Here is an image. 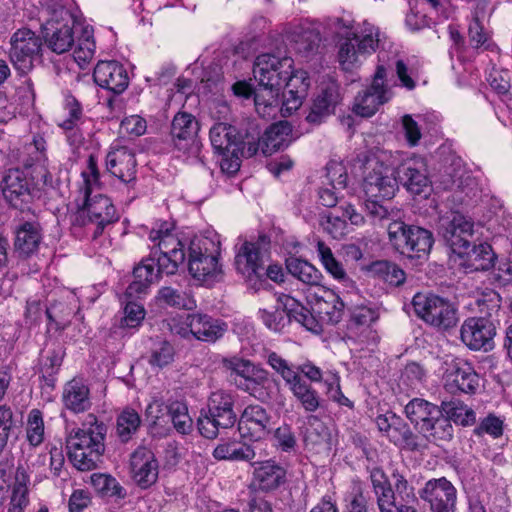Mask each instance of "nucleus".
I'll list each match as a JSON object with an SVG mask.
<instances>
[{
  "instance_id": "nucleus-24",
  "label": "nucleus",
  "mask_w": 512,
  "mask_h": 512,
  "mask_svg": "<svg viewBox=\"0 0 512 512\" xmlns=\"http://www.w3.org/2000/svg\"><path fill=\"white\" fill-rule=\"evenodd\" d=\"M188 327L197 340L208 343L216 342L227 331V324L224 321L201 313L188 316Z\"/></svg>"
},
{
  "instance_id": "nucleus-10",
  "label": "nucleus",
  "mask_w": 512,
  "mask_h": 512,
  "mask_svg": "<svg viewBox=\"0 0 512 512\" xmlns=\"http://www.w3.org/2000/svg\"><path fill=\"white\" fill-rule=\"evenodd\" d=\"M438 233L453 253L463 256L474 235V222L471 218L453 211L440 218Z\"/></svg>"
},
{
  "instance_id": "nucleus-60",
  "label": "nucleus",
  "mask_w": 512,
  "mask_h": 512,
  "mask_svg": "<svg viewBox=\"0 0 512 512\" xmlns=\"http://www.w3.org/2000/svg\"><path fill=\"white\" fill-rule=\"evenodd\" d=\"M91 479L95 488L104 495L116 497L118 499L125 498V489L114 477L106 474H94Z\"/></svg>"
},
{
  "instance_id": "nucleus-50",
  "label": "nucleus",
  "mask_w": 512,
  "mask_h": 512,
  "mask_svg": "<svg viewBox=\"0 0 512 512\" xmlns=\"http://www.w3.org/2000/svg\"><path fill=\"white\" fill-rule=\"evenodd\" d=\"M141 418L139 414L130 408L124 409L117 417L116 433L123 443L132 439L133 435L139 430Z\"/></svg>"
},
{
  "instance_id": "nucleus-35",
  "label": "nucleus",
  "mask_w": 512,
  "mask_h": 512,
  "mask_svg": "<svg viewBox=\"0 0 512 512\" xmlns=\"http://www.w3.org/2000/svg\"><path fill=\"white\" fill-rule=\"evenodd\" d=\"M63 402L74 413L89 410L92 403L88 386L80 379H72L64 387Z\"/></svg>"
},
{
  "instance_id": "nucleus-64",
  "label": "nucleus",
  "mask_w": 512,
  "mask_h": 512,
  "mask_svg": "<svg viewBox=\"0 0 512 512\" xmlns=\"http://www.w3.org/2000/svg\"><path fill=\"white\" fill-rule=\"evenodd\" d=\"M95 49L94 39L89 34L88 29H85L83 37L78 40V44L73 52L74 59L80 67L83 68L92 60Z\"/></svg>"
},
{
  "instance_id": "nucleus-49",
  "label": "nucleus",
  "mask_w": 512,
  "mask_h": 512,
  "mask_svg": "<svg viewBox=\"0 0 512 512\" xmlns=\"http://www.w3.org/2000/svg\"><path fill=\"white\" fill-rule=\"evenodd\" d=\"M370 271L391 286L398 287L406 280V274L397 264L387 261H375L370 266Z\"/></svg>"
},
{
  "instance_id": "nucleus-32",
  "label": "nucleus",
  "mask_w": 512,
  "mask_h": 512,
  "mask_svg": "<svg viewBox=\"0 0 512 512\" xmlns=\"http://www.w3.org/2000/svg\"><path fill=\"white\" fill-rule=\"evenodd\" d=\"M292 137V126L287 121H280L269 126L261 136L259 133V149L265 155L286 148Z\"/></svg>"
},
{
  "instance_id": "nucleus-31",
  "label": "nucleus",
  "mask_w": 512,
  "mask_h": 512,
  "mask_svg": "<svg viewBox=\"0 0 512 512\" xmlns=\"http://www.w3.org/2000/svg\"><path fill=\"white\" fill-rule=\"evenodd\" d=\"M313 296L315 298L314 309L323 320L331 324L340 322L345 305L339 295L330 289L320 287Z\"/></svg>"
},
{
  "instance_id": "nucleus-52",
  "label": "nucleus",
  "mask_w": 512,
  "mask_h": 512,
  "mask_svg": "<svg viewBox=\"0 0 512 512\" xmlns=\"http://www.w3.org/2000/svg\"><path fill=\"white\" fill-rule=\"evenodd\" d=\"M364 56L358 51V46L352 36L344 37L339 42L338 61L341 67L346 70H352L361 61Z\"/></svg>"
},
{
  "instance_id": "nucleus-54",
  "label": "nucleus",
  "mask_w": 512,
  "mask_h": 512,
  "mask_svg": "<svg viewBox=\"0 0 512 512\" xmlns=\"http://www.w3.org/2000/svg\"><path fill=\"white\" fill-rule=\"evenodd\" d=\"M475 305L481 314L480 317H487L493 320V317L497 316L500 310L501 297L496 291L486 289L476 296Z\"/></svg>"
},
{
  "instance_id": "nucleus-6",
  "label": "nucleus",
  "mask_w": 512,
  "mask_h": 512,
  "mask_svg": "<svg viewBox=\"0 0 512 512\" xmlns=\"http://www.w3.org/2000/svg\"><path fill=\"white\" fill-rule=\"evenodd\" d=\"M235 396L225 390H217L208 398V412L198 418V430L207 439H215L220 429H228L237 421L234 411Z\"/></svg>"
},
{
  "instance_id": "nucleus-37",
  "label": "nucleus",
  "mask_w": 512,
  "mask_h": 512,
  "mask_svg": "<svg viewBox=\"0 0 512 512\" xmlns=\"http://www.w3.org/2000/svg\"><path fill=\"white\" fill-rule=\"evenodd\" d=\"M281 88L261 87L254 92L256 112L263 118H272L280 109L279 91Z\"/></svg>"
},
{
  "instance_id": "nucleus-58",
  "label": "nucleus",
  "mask_w": 512,
  "mask_h": 512,
  "mask_svg": "<svg viewBox=\"0 0 512 512\" xmlns=\"http://www.w3.org/2000/svg\"><path fill=\"white\" fill-rule=\"evenodd\" d=\"M76 306L69 302H55L46 309V315L50 322L56 324L57 329H65L75 313Z\"/></svg>"
},
{
  "instance_id": "nucleus-12",
  "label": "nucleus",
  "mask_w": 512,
  "mask_h": 512,
  "mask_svg": "<svg viewBox=\"0 0 512 512\" xmlns=\"http://www.w3.org/2000/svg\"><path fill=\"white\" fill-rule=\"evenodd\" d=\"M207 239H194L189 246L188 269L193 278L207 284L222 278L218 256L208 253Z\"/></svg>"
},
{
  "instance_id": "nucleus-22",
  "label": "nucleus",
  "mask_w": 512,
  "mask_h": 512,
  "mask_svg": "<svg viewBox=\"0 0 512 512\" xmlns=\"http://www.w3.org/2000/svg\"><path fill=\"white\" fill-rule=\"evenodd\" d=\"M199 123L187 112L177 113L171 123L170 135L176 149L188 153L197 148Z\"/></svg>"
},
{
  "instance_id": "nucleus-41",
  "label": "nucleus",
  "mask_w": 512,
  "mask_h": 512,
  "mask_svg": "<svg viewBox=\"0 0 512 512\" xmlns=\"http://www.w3.org/2000/svg\"><path fill=\"white\" fill-rule=\"evenodd\" d=\"M467 255L465 267L469 272L487 271L494 266L495 254L488 243H481L464 253Z\"/></svg>"
},
{
  "instance_id": "nucleus-63",
  "label": "nucleus",
  "mask_w": 512,
  "mask_h": 512,
  "mask_svg": "<svg viewBox=\"0 0 512 512\" xmlns=\"http://www.w3.org/2000/svg\"><path fill=\"white\" fill-rule=\"evenodd\" d=\"M27 440L34 447L39 446L44 440L43 415L38 409H32L28 414Z\"/></svg>"
},
{
  "instance_id": "nucleus-20",
  "label": "nucleus",
  "mask_w": 512,
  "mask_h": 512,
  "mask_svg": "<svg viewBox=\"0 0 512 512\" xmlns=\"http://www.w3.org/2000/svg\"><path fill=\"white\" fill-rule=\"evenodd\" d=\"M130 471L135 483L147 489L156 483L159 464L154 453L146 447H138L130 456Z\"/></svg>"
},
{
  "instance_id": "nucleus-3",
  "label": "nucleus",
  "mask_w": 512,
  "mask_h": 512,
  "mask_svg": "<svg viewBox=\"0 0 512 512\" xmlns=\"http://www.w3.org/2000/svg\"><path fill=\"white\" fill-rule=\"evenodd\" d=\"M106 427L98 423L93 414H89L82 428L72 430L66 437L68 456L73 465L81 471H89L96 467L104 453Z\"/></svg>"
},
{
  "instance_id": "nucleus-7",
  "label": "nucleus",
  "mask_w": 512,
  "mask_h": 512,
  "mask_svg": "<svg viewBox=\"0 0 512 512\" xmlns=\"http://www.w3.org/2000/svg\"><path fill=\"white\" fill-rule=\"evenodd\" d=\"M118 220L116 209L111 200L102 194L83 199L82 206L71 216L74 227H84L95 239L102 234L106 225Z\"/></svg>"
},
{
  "instance_id": "nucleus-19",
  "label": "nucleus",
  "mask_w": 512,
  "mask_h": 512,
  "mask_svg": "<svg viewBox=\"0 0 512 512\" xmlns=\"http://www.w3.org/2000/svg\"><path fill=\"white\" fill-rule=\"evenodd\" d=\"M398 184H402L408 192L420 195L429 187L430 180L427 165L423 158L413 157L406 159L395 166Z\"/></svg>"
},
{
  "instance_id": "nucleus-9",
  "label": "nucleus",
  "mask_w": 512,
  "mask_h": 512,
  "mask_svg": "<svg viewBox=\"0 0 512 512\" xmlns=\"http://www.w3.org/2000/svg\"><path fill=\"white\" fill-rule=\"evenodd\" d=\"M267 363L281 375L293 396L306 412L313 413L318 410L321 405L318 392L298 374V371L294 370L293 365L276 352H270L267 355Z\"/></svg>"
},
{
  "instance_id": "nucleus-27",
  "label": "nucleus",
  "mask_w": 512,
  "mask_h": 512,
  "mask_svg": "<svg viewBox=\"0 0 512 512\" xmlns=\"http://www.w3.org/2000/svg\"><path fill=\"white\" fill-rule=\"evenodd\" d=\"M155 256H149L143 259L133 270V281L126 289L127 299L141 298L148 292L151 284L159 280L158 273L155 270Z\"/></svg>"
},
{
  "instance_id": "nucleus-23",
  "label": "nucleus",
  "mask_w": 512,
  "mask_h": 512,
  "mask_svg": "<svg viewBox=\"0 0 512 512\" xmlns=\"http://www.w3.org/2000/svg\"><path fill=\"white\" fill-rule=\"evenodd\" d=\"M95 83L114 94H121L129 85L125 67L118 61H99L93 71Z\"/></svg>"
},
{
  "instance_id": "nucleus-44",
  "label": "nucleus",
  "mask_w": 512,
  "mask_h": 512,
  "mask_svg": "<svg viewBox=\"0 0 512 512\" xmlns=\"http://www.w3.org/2000/svg\"><path fill=\"white\" fill-rule=\"evenodd\" d=\"M288 272L299 281L310 286H320L321 272L306 260L290 258L286 261Z\"/></svg>"
},
{
  "instance_id": "nucleus-61",
  "label": "nucleus",
  "mask_w": 512,
  "mask_h": 512,
  "mask_svg": "<svg viewBox=\"0 0 512 512\" xmlns=\"http://www.w3.org/2000/svg\"><path fill=\"white\" fill-rule=\"evenodd\" d=\"M268 382V372L259 366L252 368L251 372L243 379L236 380L237 387L251 395Z\"/></svg>"
},
{
  "instance_id": "nucleus-62",
  "label": "nucleus",
  "mask_w": 512,
  "mask_h": 512,
  "mask_svg": "<svg viewBox=\"0 0 512 512\" xmlns=\"http://www.w3.org/2000/svg\"><path fill=\"white\" fill-rule=\"evenodd\" d=\"M83 185L80 187V192L83 194V199L93 197V192L99 187V170L97 167V160L93 155H90L87 160V168L82 173Z\"/></svg>"
},
{
  "instance_id": "nucleus-8",
  "label": "nucleus",
  "mask_w": 512,
  "mask_h": 512,
  "mask_svg": "<svg viewBox=\"0 0 512 512\" xmlns=\"http://www.w3.org/2000/svg\"><path fill=\"white\" fill-rule=\"evenodd\" d=\"M412 305L418 317L438 330L447 331L454 328L459 321L457 307L437 295L416 293Z\"/></svg>"
},
{
  "instance_id": "nucleus-29",
  "label": "nucleus",
  "mask_w": 512,
  "mask_h": 512,
  "mask_svg": "<svg viewBox=\"0 0 512 512\" xmlns=\"http://www.w3.org/2000/svg\"><path fill=\"white\" fill-rule=\"evenodd\" d=\"M14 250L20 256L34 254L42 241V227L38 221H24L14 229Z\"/></svg>"
},
{
  "instance_id": "nucleus-47",
  "label": "nucleus",
  "mask_w": 512,
  "mask_h": 512,
  "mask_svg": "<svg viewBox=\"0 0 512 512\" xmlns=\"http://www.w3.org/2000/svg\"><path fill=\"white\" fill-rule=\"evenodd\" d=\"M29 476L26 470L19 466L16 468L15 481L12 485L10 508L8 512H23L29 503L28 487Z\"/></svg>"
},
{
  "instance_id": "nucleus-26",
  "label": "nucleus",
  "mask_w": 512,
  "mask_h": 512,
  "mask_svg": "<svg viewBox=\"0 0 512 512\" xmlns=\"http://www.w3.org/2000/svg\"><path fill=\"white\" fill-rule=\"evenodd\" d=\"M341 97L339 87L335 83H329L314 99L306 120L310 124L319 125L334 113Z\"/></svg>"
},
{
  "instance_id": "nucleus-34",
  "label": "nucleus",
  "mask_w": 512,
  "mask_h": 512,
  "mask_svg": "<svg viewBox=\"0 0 512 512\" xmlns=\"http://www.w3.org/2000/svg\"><path fill=\"white\" fill-rule=\"evenodd\" d=\"M278 304L285 311L287 323L294 320L304 326L307 330L318 333L321 327L310 311L298 300L290 295L282 294L278 297Z\"/></svg>"
},
{
  "instance_id": "nucleus-43",
  "label": "nucleus",
  "mask_w": 512,
  "mask_h": 512,
  "mask_svg": "<svg viewBox=\"0 0 512 512\" xmlns=\"http://www.w3.org/2000/svg\"><path fill=\"white\" fill-rule=\"evenodd\" d=\"M290 41L294 43L295 50L308 56L315 52L320 44V33L314 28L297 27L290 33Z\"/></svg>"
},
{
  "instance_id": "nucleus-14",
  "label": "nucleus",
  "mask_w": 512,
  "mask_h": 512,
  "mask_svg": "<svg viewBox=\"0 0 512 512\" xmlns=\"http://www.w3.org/2000/svg\"><path fill=\"white\" fill-rule=\"evenodd\" d=\"M0 187L5 201L15 209L24 210L34 200L33 179L19 168L6 171Z\"/></svg>"
},
{
  "instance_id": "nucleus-46",
  "label": "nucleus",
  "mask_w": 512,
  "mask_h": 512,
  "mask_svg": "<svg viewBox=\"0 0 512 512\" xmlns=\"http://www.w3.org/2000/svg\"><path fill=\"white\" fill-rule=\"evenodd\" d=\"M441 410L450 422L453 421L462 426L472 425L476 421L475 411L458 399L443 401L441 403Z\"/></svg>"
},
{
  "instance_id": "nucleus-42",
  "label": "nucleus",
  "mask_w": 512,
  "mask_h": 512,
  "mask_svg": "<svg viewBox=\"0 0 512 512\" xmlns=\"http://www.w3.org/2000/svg\"><path fill=\"white\" fill-rule=\"evenodd\" d=\"M420 434L428 442L440 445L443 442L452 440L454 429L449 419L446 418L441 411L440 416L436 417L435 420H432L431 423L424 427Z\"/></svg>"
},
{
  "instance_id": "nucleus-53",
  "label": "nucleus",
  "mask_w": 512,
  "mask_h": 512,
  "mask_svg": "<svg viewBox=\"0 0 512 512\" xmlns=\"http://www.w3.org/2000/svg\"><path fill=\"white\" fill-rule=\"evenodd\" d=\"M158 299L165 304L178 309L192 310L196 307L195 300L187 293L172 287H162L158 291Z\"/></svg>"
},
{
  "instance_id": "nucleus-11",
  "label": "nucleus",
  "mask_w": 512,
  "mask_h": 512,
  "mask_svg": "<svg viewBox=\"0 0 512 512\" xmlns=\"http://www.w3.org/2000/svg\"><path fill=\"white\" fill-rule=\"evenodd\" d=\"M9 57L16 70L21 73L29 72L34 61L40 57L42 39L34 31L22 28L18 29L10 38Z\"/></svg>"
},
{
  "instance_id": "nucleus-45",
  "label": "nucleus",
  "mask_w": 512,
  "mask_h": 512,
  "mask_svg": "<svg viewBox=\"0 0 512 512\" xmlns=\"http://www.w3.org/2000/svg\"><path fill=\"white\" fill-rule=\"evenodd\" d=\"M378 315L375 310L358 306L351 311L350 319L347 324L349 338L357 337L363 332H370L371 323L375 322Z\"/></svg>"
},
{
  "instance_id": "nucleus-55",
  "label": "nucleus",
  "mask_w": 512,
  "mask_h": 512,
  "mask_svg": "<svg viewBox=\"0 0 512 512\" xmlns=\"http://www.w3.org/2000/svg\"><path fill=\"white\" fill-rule=\"evenodd\" d=\"M47 19L43 29L63 26V24L75 25L74 14L59 2H53L46 9Z\"/></svg>"
},
{
  "instance_id": "nucleus-1",
  "label": "nucleus",
  "mask_w": 512,
  "mask_h": 512,
  "mask_svg": "<svg viewBox=\"0 0 512 512\" xmlns=\"http://www.w3.org/2000/svg\"><path fill=\"white\" fill-rule=\"evenodd\" d=\"M211 145L221 158V170L227 174L236 173L243 157L250 158L259 150V129L250 125L245 134L226 123H216L210 129Z\"/></svg>"
},
{
  "instance_id": "nucleus-16",
  "label": "nucleus",
  "mask_w": 512,
  "mask_h": 512,
  "mask_svg": "<svg viewBox=\"0 0 512 512\" xmlns=\"http://www.w3.org/2000/svg\"><path fill=\"white\" fill-rule=\"evenodd\" d=\"M238 430L242 438L252 441L263 440L272 433V416L259 404L248 405L240 415Z\"/></svg>"
},
{
  "instance_id": "nucleus-17",
  "label": "nucleus",
  "mask_w": 512,
  "mask_h": 512,
  "mask_svg": "<svg viewBox=\"0 0 512 512\" xmlns=\"http://www.w3.org/2000/svg\"><path fill=\"white\" fill-rule=\"evenodd\" d=\"M419 495L429 512H455L457 490L445 477L428 480Z\"/></svg>"
},
{
  "instance_id": "nucleus-56",
  "label": "nucleus",
  "mask_w": 512,
  "mask_h": 512,
  "mask_svg": "<svg viewBox=\"0 0 512 512\" xmlns=\"http://www.w3.org/2000/svg\"><path fill=\"white\" fill-rule=\"evenodd\" d=\"M167 411L174 428L181 434H188L192 429V419L185 403L174 401L167 406Z\"/></svg>"
},
{
  "instance_id": "nucleus-51",
  "label": "nucleus",
  "mask_w": 512,
  "mask_h": 512,
  "mask_svg": "<svg viewBox=\"0 0 512 512\" xmlns=\"http://www.w3.org/2000/svg\"><path fill=\"white\" fill-rule=\"evenodd\" d=\"M379 29L373 24L364 21L361 30L357 33H352V37L357 43L358 51L363 55H369L376 51L379 44Z\"/></svg>"
},
{
  "instance_id": "nucleus-5",
  "label": "nucleus",
  "mask_w": 512,
  "mask_h": 512,
  "mask_svg": "<svg viewBox=\"0 0 512 512\" xmlns=\"http://www.w3.org/2000/svg\"><path fill=\"white\" fill-rule=\"evenodd\" d=\"M388 239L393 248L408 258L426 259L432 249L434 238L431 231L401 220L387 226Z\"/></svg>"
},
{
  "instance_id": "nucleus-25",
  "label": "nucleus",
  "mask_w": 512,
  "mask_h": 512,
  "mask_svg": "<svg viewBox=\"0 0 512 512\" xmlns=\"http://www.w3.org/2000/svg\"><path fill=\"white\" fill-rule=\"evenodd\" d=\"M254 465L253 478L250 483L251 489L269 492L277 489L285 482V469L274 461L257 462Z\"/></svg>"
},
{
  "instance_id": "nucleus-2",
  "label": "nucleus",
  "mask_w": 512,
  "mask_h": 512,
  "mask_svg": "<svg viewBox=\"0 0 512 512\" xmlns=\"http://www.w3.org/2000/svg\"><path fill=\"white\" fill-rule=\"evenodd\" d=\"M293 67L291 57L263 53L255 59L253 74L261 87L286 88L296 108L307 92L309 80L303 72H294Z\"/></svg>"
},
{
  "instance_id": "nucleus-21",
  "label": "nucleus",
  "mask_w": 512,
  "mask_h": 512,
  "mask_svg": "<svg viewBox=\"0 0 512 512\" xmlns=\"http://www.w3.org/2000/svg\"><path fill=\"white\" fill-rule=\"evenodd\" d=\"M370 481L380 512H417L414 507L397 500L391 483L382 469L373 468L370 472Z\"/></svg>"
},
{
  "instance_id": "nucleus-59",
  "label": "nucleus",
  "mask_w": 512,
  "mask_h": 512,
  "mask_svg": "<svg viewBox=\"0 0 512 512\" xmlns=\"http://www.w3.org/2000/svg\"><path fill=\"white\" fill-rule=\"evenodd\" d=\"M150 256H155L157 267V269L155 268V270L158 273L159 277L162 274H175L178 270L179 265L182 264L185 260V252H174V254L170 256L158 253L157 251H154V248L152 249Z\"/></svg>"
},
{
  "instance_id": "nucleus-39",
  "label": "nucleus",
  "mask_w": 512,
  "mask_h": 512,
  "mask_svg": "<svg viewBox=\"0 0 512 512\" xmlns=\"http://www.w3.org/2000/svg\"><path fill=\"white\" fill-rule=\"evenodd\" d=\"M21 421L6 404L0 406V455L10 442L18 438Z\"/></svg>"
},
{
  "instance_id": "nucleus-15",
  "label": "nucleus",
  "mask_w": 512,
  "mask_h": 512,
  "mask_svg": "<svg viewBox=\"0 0 512 512\" xmlns=\"http://www.w3.org/2000/svg\"><path fill=\"white\" fill-rule=\"evenodd\" d=\"M496 326L487 317H469L460 328L462 343L472 351H490L494 348Z\"/></svg>"
},
{
  "instance_id": "nucleus-40",
  "label": "nucleus",
  "mask_w": 512,
  "mask_h": 512,
  "mask_svg": "<svg viewBox=\"0 0 512 512\" xmlns=\"http://www.w3.org/2000/svg\"><path fill=\"white\" fill-rule=\"evenodd\" d=\"M255 456V450L251 446L236 441H222L213 451V457L217 460L250 461Z\"/></svg>"
},
{
  "instance_id": "nucleus-4",
  "label": "nucleus",
  "mask_w": 512,
  "mask_h": 512,
  "mask_svg": "<svg viewBox=\"0 0 512 512\" xmlns=\"http://www.w3.org/2000/svg\"><path fill=\"white\" fill-rule=\"evenodd\" d=\"M392 153L378 152L367 162V172L363 180V189L368 198L389 200L398 190L395 164Z\"/></svg>"
},
{
  "instance_id": "nucleus-30",
  "label": "nucleus",
  "mask_w": 512,
  "mask_h": 512,
  "mask_svg": "<svg viewBox=\"0 0 512 512\" xmlns=\"http://www.w3.org/2000/svg\"><path fill=\"white\" fill-rule=\"evenodd\" d=\"M446 381V385L452 392L457 390L474 394L479 387L480 377L469 363L457 361L452 364L451 370L447 373Z\"/></svg>"
},
{
  "instance_id": "nucleus-38",
  "label": "nucleus",
  "mask_w": 512,
  "mask_h": 512,
  "mask_svg": "<svg viewBox=\"0 0 512 512\" xmlns=\"http://www.w3.org/2000/svg\"><path fill=\"white\" fill-rule=\"evenodd\" d=\"M317 252L321 263L329 274L342 283L347 289L355 288L354 281L347 275L341 263L335 259L330 247L323 241H318Z\"/></svg>"
},
{
  "instance_id": "nucleus-13",
  "label": "nucleus",
  "mask_w": 512,
  "mask_h": 512,
  "mask_svg": "<svg viewBox=\"0 0 512 512\" xmlns=\"http://www.w3.org/2000/svg\"><path fill=\"white\" fill-rule=\"evenodd\" d=\"M387 69L378 65L371 85L355 98L354 112L361 117H371L381 105L392 97L391 89L386 84Z\"/></svg>"
},
{
  "instance_id": "nucleus-18",
  "label": "nucleus",
  "mask_w": 512,
  "mask_h": 512,
  "mask_svg": "<svg viewBox=\"0 0 512 512\" xmlns=\"http://www.w3.org/2000/svg\"><path fill=\"white\" fill-rule=\"evenodd\" d=\"M235 267L248 282H262L265 273V261L260 246L253 242H244L235 256Z\"/></svg>"
},
{
  "instance_id": "nucleus-36",
  "label": "nucleus",
  "mask_w": 512,
  "mask_h": 512,
  "mask_svg": "<svg viewBox=\"0 0 512 512\" xmlns=\"http://www.w3.org/2000/svg\"><path fill=\"white\" fill-rule=\"evenodd\" d=\"M74 26L63 24V26L43 29L47 47L57 54L69 51L75 42Z\"/></svg>"
},
{
  "instance_id": "nucleus-48",
  "label": "nucleus",
  "mask_w": 512,
  "mask_h": 512,
  "mask_svg": "<svg viewBox=\"0 0 512 512\" xmlns=\"http://www.w3.org/2000/svg\"><path fill=\"white\" fill-rule=\"evenodd\" d=\"M470 56L475 57L483 51H494L497 46L481 22H471L468 27Z\"/></svg>"
},
{
  "instance_id": "nucleus-33",
  "label": "nucleus",
  "mask_w": 512,
  "mask_h": 512,
  "mask_svg": "<svg viewBox=\"0 0 512 512\" xmlns=\"http://www.w3.org/2000/svg\"><path fill=\"white\" fill-rule=\"evenodd\" d=\"M441 405H435L422 398H414L405 406V414L420 433L432 420L440 416Z\"/></svg>"
},
{
  "instance_id": "nucleus-28",
  "label": "nucleus",
  "mask_w": 512,
  "mask_h": 512,
  "mask_svg": "<svg viewBox=\"0 0 512 512\" xmlns=\"http://www.w3.org/2000/svg\"><path fill=\"white\" fill-rule=\"evenodd\" d=\"M107 170L124 183L136 179L135 154L127 147H119L110 151L106 156Z\"/></svg>"
},
{
  "instance_id": "nucleus-57",
  "label": "nucleus",
  "mask_w": 512,
  "mask_h": 512,
  "mask_svg": "<svg viewBox=\"0 0 512 512\" xmlns=\"http://www.w3.org/2000/svg\"><path fill=\"white\" fill-rule=\"evenodd\" d=\"M175 349L173 345L162 340L154 344L148 357V363L152 367L164 368L174 361Z\"/></svg>"
}]
</instances>
